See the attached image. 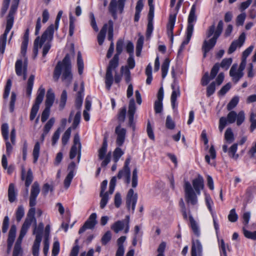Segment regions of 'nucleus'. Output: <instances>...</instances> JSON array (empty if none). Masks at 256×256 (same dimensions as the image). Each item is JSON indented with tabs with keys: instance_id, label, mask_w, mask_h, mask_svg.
Segmentation results:
<instances>
[{
	"instance_id": "nucleus-1",
	"label": "nucleus",
	"mask_w": 256,
	"mask_h": 256,
	"mask_svg": "<svg viewBox=\"0 0 256 256\" xmlns=\"http://www.w3.org/2000/svg\"><path fill=\"white\" fill-rule=\"evenodd\" d=\"M62 75V80L68 86L72 82V74L70 56L66 54L62 61H59L56 65L53 74L54 81L57 82Z\"/></svg>"
},
{
	"instance_id": "nucleus-2",
	"label": "nucleus",
	"mask_w": 256,
	"mask_h": 256,
	"mask_svg": "<svg viewBox=\"0 0 256 256\" xmlns=\"http://www.w3.org/2000/svg\"><path fill=\"white\" fill-rule=\"evenodd\" d=\"M223 26L224 22L222 20H220L218 22L216 28L214 23L208 27L206 32V38H210L212 35L213 36L208 40H206L204 41L202 46V50L204 52V58L206 57V54L212 49L216 45L217 40L222 32Z\"/></svg>"
},
{
	"instance_id": "nucleus-3",
	"label": "nucleus",
	"mask_w": 256,
	"mask_h": 256,
	"mask_svg": "<svg viewBox=\"0 0 256 256\" xmlns=\"http://www.w3.org/2000/svg\"><path fill=\"white\" fill-rule=\"evenodd\" d=\"M40 192V184L37 182H34L31 187L30 197V208L26 218L22 225V226L29 228L32 222H36L34 217L36 210L34 206L36 204V198Z\"/></svg>"
},
{
	"instance_id": "nucleus-4",
	"label": "nucleus",
	"mask_w": 256,
	"mask_h": 256,
	"mask_svg": "<svg viewBox=\"0 0 256 256\" xmlns=\"http://www.w3.org/2000/svg\"><path fill=\"white\" fill-rule=\"evenodd\" d=\"M54 32V26L50 25L42 34L41 38L37 37L34 41V58H36L38 54V48H42L43 44L46 42V40H52L53 38Z\"/></svg>"
},
{
	"instance_id": "nucleus-5",
	"label": "nucleus",
	"mask_w": 256,
	"mask_h": 256,
	"mask_svg": "<svg viewBox=\"0 0 256 256\" xmlns=\"http://www.w3.org/2000/svg\"><path fill=\"white\" fill-rule=\"evenodd\" d=\"M184 197L188 205L195 206L198 204L197 192L194 191L188 182H185L184 184Z\"/></svg>"
},
{
	"instance_id": "nucleus-6",
	"label": "nucleus",
	"mask_w": 256,
	"mask_h": 256,
	"mask_svg": "<svg viewBox=\"0 0 256 256\" xmlns=\"http://www.w3.org/2000/svg\"><path fill=\"white\" fill-rule=\"evenodd\" d=\"M196 4H193L188 17V24L186 28V41L184 42V44L189 42L192 35L194 26L192 23L196 20Z\"/></svg>"
},
{
	"instance_id": "nucleus-7",
	"label": "nucleus",
	"mask_w": 256,
	"mask_h": 256,
	"mask_svg": "<svg viewBox=\"0 0 256 256\" xmlns=\"http://www.w3.org/2000/svg\"><path fill=\"white\" fill-rule=\"evenodd\" d=\"M44 94L45 89L43 88L42 86H40L38 90L37 96L36 98L35 102L32 106L31 109L30 116V120H34L37 114V112L39 110L40 105L43 100Z\"/></svg>"
},
{
	"instance_id": "nucleus-8",
	"label": "nucleus",
	"mask_w": 256,
	"mask_h": 256,
	"mask_svg": "<svg viewBox=\"0 0 256 256\" xmlns=\"http://www.w3.org/2000/svg\"><path fill=\"white\" fill-rule=\"evenodd\" d=\"M130 217L129 216H126L124 220H118L111 226V229L116 233L124 230L125 234L129 232L130 229Z\"/></svg>"
},
{
	"instance_id": "nucleus-9",
	"label": "nucleus",
	"mask_w": 256,
	"mask_h": 256,
	"mask_svg": "<svg viewBox=\"0 0 256 256\" xmlns=\"http://www.w3.org/2000/svg\"><path fill=\"white\" fill-rule=\"evenodd\" d=\"M108 143L107 140L104 137L102 143V146L98 150V157L100 160H103L101 166L102 167H106L108 164L110 162L111 158V153L108 152L106 156V154L107 150Z\"/></svg>"
},
{
	"instance_id": "nucleus-10",
	"label": "nucleus",
	"mask_w": 256,
	"mask_h": 256,
	"mask_svg": "<svg viewBox=\"0 0 256 256\" xmlns=\"http://www.w3.org/2000/svg\"><path fill=\"white\" fill-rule=\"evenodd\" d=\"M126 0H112L109 5V11L114 19L117 18V12L122 14L124 10Z\"/></svg>"
},
{
	"instance_id": "nucleus-11",
	"label": "nucleus",
	"mask_w": 256,
	"mask_h": 256,
	"mask_svg": "<svg viewBox=\"0 0 256 256\" xmlns=\"http://www.w3.org/2000/svg\"><path fill=\"white\" fill-rule=\"evenodd\" d=\"M226 119V122L229 124L234 123L236 120V124L238 126H240L245 120V115L244 111H240L237 114L236 112H230L228 116Z\"/></svg>"
},
{
	"instance_id": "nucleus-12",
	"label": "nucleus",
	"mask_w": 256,
	"mask_h": 256,
	"mask_svg": "<svg viewBox=\"0 0 256 256\" xmlns=\"http://www.w3.org/2000/svg\"><path fill=\"white\" fill-rule=\"evenodd\" d=\"M14 23V17L8 16L6 26L4 34L0 37V48H2V50H5L7 35L12 27Z\"/></svg>"
},
{
	"instance_id": "nucleus-13",
	"label": "nucleus",
	"mask_w": 256,
	"mask_h": 256,
	"mask_svg": "<svg viewBox=\"0 0 256 256\" xmlns=\"http://www.w3.org/2000/svg\"><path fill=\"white\" fill-rule=\"evenodd\" d=\"M27 66H28V60L25 58L22 64V61L21 60H18L16 63L15 68L16 72L18 76L22 75L23 80H26L27 77Z\"/></svg>"
},
{
	"instance_id": "nucleus-14",
	"label": "nucleus",
	"mask_w": 256,
	"mask_h": 256,
	"mask_svg": "<svg viewBox=\"0 0 256 256\" xmlns=\"http://www.w3.org/2000/svg\"><path fill=\"white\" fill-rule=\"evenodd\" d=\"M136 111V107L134 98L130 100L128 110V126L131 127L133 130H135L136 126L134 122V114Z\"/></svg>"
},
{
	"instance_id": "nucleus-15",
	"label": "nucleus",
	"mask_w": 256,
	"mask_h": 256,
	"mask_svg": "<svg viewBox=\"0 0 256 256\" xmlns=\"http://www.w3.org/2000/svg\"><path fill=\"white\" fill-rule=\"evenodd\" d=\"M82 146L80 142V138L78 134H75L74 138V144L71 148L70 152V158L73 159L78 152H80Z\"/></svg>"
},
{
	"instance_id": "nucleus-16",
	"label": "nucleus",
	"mask_w": 256,
	"mask_h": 256,
	"mask_svg": "<svg viewBox=\"0 0 256 256\" xmlns=\"http://www.w3.org/2000/svg\"><path fill=\"white\" fill-rule=\"evenodd\" d=\"M96 217V213L92 214L84 226L80 229L78 233L80 234L83 233L86 229L93 228L97 223Z\"/></svg>"
},
{
	"instance_id": "nucleus-17",
	"label": "nucleus",
	"mask_w": 256,
	"mask_h": 256,
	"mask_svg": "<svg viewBox=\"0 0 256 256\" xmlns=\"http://www.w3.org/2000/svg\"><path fill=\"white\" fill-rule=\"evenodd\" d=\"M137 199L138 194L134 193V190L132 189H130L126 196V204L128 209H130V206H132V212L134 210Z\"/></svg>"
},
{
	"instance_id": "nucleus-18",
	"label": "nucleus",
	"mask_w": 256,
	"mask_h": 256,
	"mask_svg": "<svg viewBox=\"0 0 256 256\" xmlns=\"http://www.w3.org/2000/svg\"><path fill=\"white\" fill-rule=\"evenodd\" d=\"M115 133L116 134V144L118 146H120L125 140L126 130L118 125L116 128Z\"/></svg>"
},
{
	"instance_id": "nucleus-19",
	"label": "nucleus",
	"mask_w": 256,
	"mask_h": 256,
	"mask_svg": "<svg viewBox=\"0 0 256 256\" xmlns=\"http://www.w3.org/2000/svg\"><path fill=\"white\" fill-rule=\"evenodd\" d=\"M245 40L246 34L244 32H242L237 40H234L232 42L228 50V53L229 54H232L236 50L237 47L242 46Z\"/></svg>"
},
{
	"instance_id": "nucleus-20",
	"label": "nucleus",
	"mask_w": 256,
	"mask_h": 256,
	"mask_svg": "<svg viewBox=\"0 0 256 256\" xmlns=\"http://www.w3.org/2000/svg\"><path fill=\"white\" fill-rule=\"evenodd\" d=\"M164 98V90L161 87L157 94V100L154 102V108L156 113L158 114L162 110V100Z\"/></svg>"
},
{
	"instance_id": "nucleus-21",
	"label": "nucleus",
	"mask_w": 256,
	"mask_h": 256,
	"mask_svg": "<svg viewBox=\"0 0 256 256\" xmlns=\"http://www.w3.org/2000/svg\"><path fill=\"white\" fill-rule=\"evenodd\" d=\"M154 16V6L150 8L148 14V24L146 32V36L148 38L150 36L153 31V18Z\"/></svg>"
},
{
	"instance_id": "nucleus-22",
	"label": "nucleus",
	"mask_w": 256,
	"mask_h": 256,
	"mask_svg": "<svg viewBox=\"0 0 256 256\" xmlns=\"http://www.w3.org/2000/svg\"><path fill=\"white\" fill-rule=\"evenodd\" d=\"M238 65L234 64L230 68V76L232 78V80L236 83L244 76V72H240L237 70Z\"/></svg>"
},
{
	"instance_id": "nucleus-23",
	"label": "nucleus",
	"mask_w": 256,
	"mask_h": 256,
	"mask_svg": "<svg viewBox=\"0 0 256 256\" xmlns=\"http://www.w3.org/2000/svg\"><path fill=\"white\" fill-rule=\"evenodd\" d=\"M176 18V14L174 15L170 14L167 25V34L170 36L172 42H173L174 40L173 30L175 24Z\"/></svg>"
},
{
	"instance_id": "nucleus-24",
	"label": "nucleus",
	"mask_w": 256,
	"mask_h": 256,
	"mask_svg": "<svg viewBox=\"0 0 256 256\" xmlns=\"http://www.w3.org/2000/svg\"><path fill=\"white\" fill-rule=\"evenodd\" d=\"M25 170L22 168V180H25V186H26V195H28V188L33 180V176L32 170L30 168L26 174V178H24Z\"/></svg>"
},
{
	"instance_id": "nucleus-25",
	"label": "nucleus",
	"mask_w": 256,
	"mask_h": 256,
	"mask_svg": "<svg viewBox=\"0 0 256 256\" xmlns=\"http://www.w3.org/2000/svg\"><path fill=\"white\" fill-rule=\"evenodd\" d=\"M191 255L192 256H202V246L198 240H193L192 242Z\"/></svg>"
},
{
	"instance_id": "nucleus-26",
	"label": "nucleus",
	"mask_w": 256,
	"mask_h": 256,
	"mask_svg": "<svg viewBox=\"0 0 256 256\" xmlns=\"http://www.w3.org/2000/svg\"><path fill=\"white\" fill-rule=\"evenodd\" d=\"M238 148V144H232L229 150L228 149V146L226 144H224L222 146V150L224 152H228V156L234 159L237 160L238 157V154H236V152Z\"/></svg>"
},
{
	"instance_id": "nucleus-27",
	"label": "nucleus",
	"mask_w": 256,
	"mask_h": 256,
	"mask_svg": "<svg viewBox=\"0 0 256 256\" xmlns=\"http://www.w3.org/2000/svg\"><path fill=\"white\" fill-rule=\"evenodd\" d=\"M192 183L194 190L197 192L198 194H200V190L204 186L202 177L199 175L198 178L193 180Z\"/></svg>"
},
{
	"instance_id": "nucleus-28",
	"label": "nucleus",
	"mask_w": 256,
	"mask_h": 256,
	"mask_svg": "<svg viewBox=\"0 0 256 256\" xmlns=\"http://www.w3.org/2000/svg\"><path fill=\"white\" fill-rule=\"evenodd\" d=\"M171 86L172 89V92L171 96V102L172 106L173 108H174L176 98L178 96H180V90L178 86L175 82L172 84Z\"/></svg>"
},
{
	"instance_id": "nucleus-29",
	"label": "nucleus",
	"mask_w": 256,
	"mask_h": 256,
	"mask_svg": "<svg viewBox=\"0 0 256 256\" xmlns=\"http://www.w3.org/2000/svg\"><path fill=\"white\" fill-rule=\"evenodd\" d=\"M117 178L118 179L124 178L125 182L128 184L130 182V168H122L119 171Z\"/></svg>"
},
{
	"instance_id": "nucleus-30",
	"label": "nucleus",
	"mask_w": 256,
	"mask_h": 256,
	"mask_svg": "<svg viewBox=\"0 0 256 256\" xmlns=\"http://www.w3.org/2000/svg\"><path fill=\"white\" fill-rule=\"evenodd\" d=\"M16 228V226H12L9 231L8 236L7 240L8 250H10L13 244V242L15 239Z\"/></svg>"
},
{
	"instance_id": "nucleus-31",
	"label": "nucleus",
	"mask_w": 256,
	"mask_h": 256,
	"mask_svg": "<svg viewBox=\"0 0 256 256\" xmlns=\"http://www.w3.org/2000/svg\"><path fill=\"white\" fill-rule=\"evenodd\" d=\"M54 98L55 96L52 90L51 89L48 90L46 95V108H50L54 104Z\"/></svg>"
},
{
	"instance_id": "nucleus-32",
	"label": "nucleus",
	"mask_w": 256,
	"mask_h": 256,
	"mask_svg": "<svg viewBox=\"0 0 256 256\" xmlns=\"http://www.w3.org/2000/svg\"><path fill=\"white\" fill-rule=\"evenodd\" d=\"M114 82L112 72L106 70L105 77L106 86L107 90H110Z\"/></svg>"
},
{
	"instance_id": "nucleus-33",
	"label": "nucleus",
	"mask_w": 256,
	"mask_h": 256,
	"mask_svg": "<svg viewBox=\"0 0 256 256\" xmlns=\"http://www.w3.org/2000/svg\"><path fill=\"white\" fill-rule=\"evenodd\" d=\"M104 25L106 26V31H108V38L109 40L112 42L113 40V35H114V23L112 20H109L107 24H105Z\"/></svg>"
},
{
	"instance_id": "nucleus-34",
	"label": "nucleus",
	"mask_w": 256,
	"mask_h": 256,
	"mask_svg": "<svg viewBox=\"0 0 256 256\" xmlns=\"http://www.w3.org/2000/svg\"><path fill=\"white\" fill-rule=\"evenodd\" d=\"M42 241L41 238L36 236L32 246V254L34 256H38L40 244Z\"/></svg>"
},
{
	"instance_id": "nucleus-35",
	"label": "nucleus",
	"mask_w": 256,
	"mask_h": 256,
	"mask_svg": "<svg viewBox=\"0 0 256 256\" xmlns=\"http://www.w3.org/2000/svg\"><path fill=\"white\" fill-rule=\"evenodd\" d=\"M34 229L33 231V234H36V238L39 236L42 239V233L44 230V224L42 222L39 224L38 226H36V222L34 223Z\"/></svg>"
},
{
	"instance_id": "nucleus-36",
	"label": "nucleus",
	"mask_w": 256,
	"mask_h": 256,
	"mask_svg": "<svg viewBox=\"0 0 256 256\" xmlns=\"http://www.w3.org/2000/svg\"><path fill=\"white\" fill-rule=\"evenodd\" d=\"M119 56L118 55H114L113 58L110 60L106 70L112 72L113 69L116 68L118 65Z\"/></svg>"
},
{
	"instance_id": "nucleus-37",
	"label": "nucleus",
	"mask_w": 256,
	"mask_h": 256,
	"mask_svg": "<svg viewBox=\"0 0 256 256\" xmlns=\"http://www.w3.org/2000/svg\"><path fill=\"white\" fill-rule=\"evenodd\" d=\"M28 228H25L24 226H22L21 230L20 231V234L19 235V236L18 238L17 239V240L16 242V243L14 245V246H18V247H21V243L22 242V239L24 237L26 234Z\"/></svg>"
},
{
	"instance_id": "nucleus-38",
	"label": "nucleus",
	"mask_w": 256,
	"mask_h": 256,
	"mask_svg": "<svg viewBox=\"0 0 256 256\" xmlns=\"http://www.w3.org/2000/svg\"><path fill=\"white\" fill-rule=\"evenodd\" d=\"M106 32V26L104 25L102 28L98 35V41L100 45H102L105 39Z\"/></svg>"
},
{
	"instance_id": "nucleus-39",
	"label": "nucleus",
	"mask_w": 256,
	"mask_h": 256,
	"mask_svg": "<svg viewBox=\"0 0 256 256\" xmlns=\"http://www.w3.org/2000/svg\"><path fill=\"white\" fill-rule=\"evenodd\" d=\"M8 200L10 202H14L16 198V194L14 190V185L10 184L8 190Z\"/></svg>"
},
{
	"instance_id": "nucleus-40",
	"label": "nucleus",
	"mask_w": 256,
	"mask_h": 256,
	"mask_svg": "<svg viewBox=\"0 0 256 256\" xmlns=\"http://www.w3.org/2000/svg\"><path fill=\"white\" fill-rule=\"evenodd\" d=\"M34 74L30 75L28 79L26 88V95L30 97L32 91V88L34 84Z\"/></svg>"
},
{
	"instance_id": "nucleus-41",
	"label": "nucleus",
	"mask_w": 256,
	"mask_h": 256,
	"mask_svg": "<svg viewBox=\"0 0 256 256\" xmlns=\"http://www.w3.org/2000/svg\"><path fill=\"white\" fill-rule=\"evenodd\" d=\"M120 72L122 74H124L125 78V80L126 83H129L130 81V72L127 66H122L120 68Z\"/></svg>"
},
{
	"instance_id": "nucleus-42",
	"label": "nucleus",
	"mask_w": 256,
	"mask_h": 256,
	"mask_svg": "<svg viewBox=\"0 0 256 256\" xmlns=\"http://www.w3.org/2000/svg\"><path fill=\"white\" fill-rule=\"evenodd\" d=\"M77 66L78 68V74L80 75L83 72V70L84 68V64L83 60L82 58V54L80 52L78 53L77 57Z\"/></svg>"
},
{
	"instance_id": "nucleus-43",
	"label": "nucleus",
	"mask_w": 256,
	"mask_h": 256,
	"mask_svg": "<svg viewBox=\"0 0 256 256\" xmlns=\"http://www.w3.org/2000/svg\"><path fill=\"white\" fill-rule=\"evenodd\" d=\"M224 139L226 142L228 144L232 142L234 140V134L230 128H228L225 132L224 134Z\"/></svg>"
},
{
	"instance_id": "nucleus-44",
	"label": "nucleus",
	"mask_w": 256,
	"mask_h": 256,
	"mask_svg": "<svg viewBox=\"0 0 256 256\" xmlns=\"http://www.w3.org/2000/svg\"><path fill=\"white\" fill-rule=\"evenodd\" d=\"M170 60L168 58H166L162 66V78H164L167 74L169 68Z\"/></svg>"
},
{
	"instance_id": "nucleus-45",
	"label": "nucleus",
	"mask_w": 256,
	"mask_h": 256,
	"mask_svg": "<svg viewBox=\"0 0 256 256\" xmlns=\"http://www.w3.org/2000/svg\"><path fill=\"white\" fill-rule=\"evenodd\" d=\"M40 150V144L38 142H36L33 150L32 155L34 157V162L36 163L38 157Z\"/></svg>"
},
{
	"instance_id": "nucleus-46",
	"label": "nucleus",
	"mask_w": 256,
	"mask_h": 256,
	"mask_svg": "<svg viewBox=\"0 0 256 256\" xmlns=\"http://www.w3.org/2000/svg\"><path fill=\"white\" fill-rule=\"evenodd\" d=\"M146 74L147 76L146 82L148 84H150L152 80V67L150 64H149L146 68Z\"/></svg>"
},
{
	"instance_id": "nucleus-47",
	"label": "nucleus",
	"mask_w": 256,
	"mask_h": 256,
	"mask_svg": "<svg viewBox=\"0 0 256 256\" xmlns=\"http://www.w3.org/2000/svg\"><path fill=\"white\" fill-rule=\"evenodd\" d=\"M67 100V92L66 90H64L60 96V110H62L65 106Z\"/></svg>"
},
{
	"instance_id": "nucleus-48",
	"label": "nucleus",
	"mask_w": 256,
	"mask_h": 256,
	"mask_svg": "<svg viewBox=\"0 0 256 256\" xmlns=\"http://www.w3.org/2000/svg\"><path fill=\"white\" fill-rule=\"evenodd\" d=\"M55 122L54 118H50L45 124L44 128V132L45 134H48L50 130L52 128Z\"/></svg>"
},
{
	"instance_id": "nucleus-49",
	"label": "nucleus",
	"mask_w": 256,
	"mask_h": 256,
	"mask_svg": "<svg viewBox=\"0 0 256 256\" xmlns=\"http://www.w3.org/2000/svg\"><path fill=\"white\" fill-rule=\"evenodd\" d=\"M239 101V98L238 96H234L230 102L227 105V109L228 110H230L235 108L238 104Z\"/></svg>"
},
{
	"instance_id": "nucleus-50",
	"label": "nucleus",
	"mask_w": 256,
	"mask_h": 256,
	"mask_svg": "<svg viewBox=\"0 0 256 256\" xmlns=\"http://www.w3.org/2000/svg\"><path fill=\"white\" fill-rule=\"evenodd\" d=\"M100 196L102 198L100 202V208L102 209L106 206L108 202L109 199L108 192H106L102 195H100Z\"/></svg>"
},
{
	"instance_id": "nucleus-51",
	"label": "nucleus",
	"mask_w": 256,
	"mask_h": 256,
	"mask_svg": "<svg viewBox=\"0 0 256 256\" xmlns=\"http://www.w3.org/2000/svg\"><path fill=\"white\" fill-rule=\"evenodd\" d=\"M124 152L120 148H116L113 154L114 160L115 162H116L120 159V158L124 154Z\"/></svg>"
},
{
	"instance_id": "nucleus-52",
	"label": "nucleus",
	"mask_w": 256,
	"mask_h": 256,
	"mask_svg": "<svg viewBox=\"0 0 256 256\" xmlns=\"http://www.w3.org/2000/svg\"><path fill=\"white\" fill-rule=\"evenodd\" d=\"M2 134L5 140L8 139V126L7 124H4L2 126Z\"/></svg>"
},
{
	"instance_id": "nucleus-53",
	"label": "nucleus",
	"mask_w": 256,
	"mask_h": 256,
	"mask_svg": "<svg viewBox=\"0 0 256 256\" xmlns=\"http://www.w3.org/2000/svg\"><path fill=\"white\" fill-rule=\"evenodd\" d=\"M24 214V208L22 206H18L16 212V219L18 222L20 221Z\"/></svg>"
},
{
	"instance_id": "nucleus-54",
	"label": "nucleus",
	"mask_w": 256,
	"mask_h": 256,
	"mask_svg": "<svg viewBox=\"0 0 256 256\" xmlns=\"http://www.w3.org/2000/svg\"><path fill=\"white\" fill-rule=\"evenodd\" d=\"M138 170L135 168L132 174V188H136L138 185Z\"/></svg>"
},
{
	"instance_id": "nucleus-55",
	"label": "nucleus",
	"mask_w": 256,
	"mask_h": 256,
	"mask_svg": "<svg viewBox=\"0 0 256 256\" xmlns=\"http://www.w3.org/2000/svg\"><path fill=\"white\" fill-rule=\"evenodd\" d=\"M238 218V216L236 212L235 208L232 209L228 215V219L229 221L232 222H234L237 221Z\"/></svg>"
},
{
	"instance_id": "nucleus-56",
	"label": "nucleus",
	"mask_w": 256,
	"mask_h": 256,
	"mask_svg": "<svg viewBox=\"0 0 256 256\" xmlns=\"http://www.w3.org/2000/svg\"><path fill=\"white\" fill-rule=\"evenodd\" d=\"M71 134V128H69L67 129V130L64 132L63 134L62 138V143L64 145H66L68 142L69 138H70Z\"/></svg>"
},
{
	"instance_id": "nucleus-57",
	"label": "nucleus",
	"mask_w": 256,
	"mask_h": 256,
	"mask_svg": "<svg viewBox=\"0 0 256 256\" xmlns=\"http://www.w3.org/2000/svg\"><path fill=\"white\" fill-rule=\"evenodd\" d=\"M243 232L244 236L248 238L255 240H256V230L253 232H251L243 228Z\"/></svg>"
},
{
	"instance_id": "nucleus-58",
	"label": "nucleus",
	"mask_w": 256,
	"mask_h": 256,
	"mask_svg": "<svg viewBox=\"0 0 256 256\" xmlns=\"http://www.w3.org/2000/svg\"><path fill=\"white\" fill-rule=\"evenodd\" d=\"M124 41L122 40H118L116 44V54L114 55H118L119 56L123 50Z\"/></svg>"
},
{
	"instance_id": "nucleus-59",
	"label": "nucleus",
	"mask_w": 256,
	"mask_h": 256,
	"mask_svg": "<svg viewBox=\"0 0 256 256\" xmlns=\"http://www.w3.org/2000/svg\"><path fill=\"white\" fill-rule=\"evenodd\" d=\"M166 128L170 130H173L175 128L174 122L172 120L170 116H168L166 117Z\"/></svg>"
},
{
	"instance_id": "nucleus-60",
	"label": "nucleus",
	"mask_w": 256,
	"mask_h": 256,
	"mask_svg": "<svg viewBox=\"0 0 256 256\" xmlns=\"http://www.w3.org/2000/svg\"><path fill=\"white\" fill-rule=\"evenodd\" d=\"M54 190V188L52 185L49 184L48 183H46L44 184L42 188V194H43L44 196H46L49 191L52 192Z\"/></svg>"
},
{
	"instance_id": "nucleus-61",
	"label": "nucleus",
	"mask_w": 256,
	"mask_h": 256,
	"mask_svg": "<svg viewBox=\"0 0 256 256\" xmlns=\"http://www.w3.org/2000/svg\"><path fill=\"white\" fill-rule=\"evenodd\" d=\"M74 175L72 174H68L66 176V177L64 182V186L66 189H68L70 184L72 180L74 178Z\"/></svg>"
},
{
	"instance_id": "nucleus-62",
	"label": "nucleus",
	"mask_w": 256,
	"mask_h": 256,
	"mask_svg": "<svg viewBox=\"0 0 256 256\" xmlns=\"http://www.w3.org/2000/svg\"><path fill=\"white\" fill-rule=\"evenodd\" d=\"M112 236L110 231L106 232L102 236L101 242L102 244L106 245L111 240Z\"/></svg>"
},
{
	"instance_id": "nucleus-63",
	"label": "nucleus",
	"mask_w": 256,
	"mask_h": 256,
	"mask_svg": "<svg viewBox=\"0 0 256 256\" xmlns=\"http://www.w3.org/2000/svg\"><path fill=\"white\" fill-rule=\"evenodd\" d=\"M232 62V59L231 58H224L222 61L220 66L222 68L228 70Z\"/></svg>"
},
{
	"instance_id": "nucleus-64",
	"label": "nucleus",
	"mask_w": 256,
	"mask_h": 256,
	"mask_svg": "<svg viewBox=\"0 0 256 256\" xmlns=\"http://www.w3.org/2000/svg\"><path fill=\"white\" fill-rule=\"evenodd\" d=\"M216 90V84L214 82H212L207 88L206 95L208 96H210L215 92Z\"/></svg>"
}]
</instances>
